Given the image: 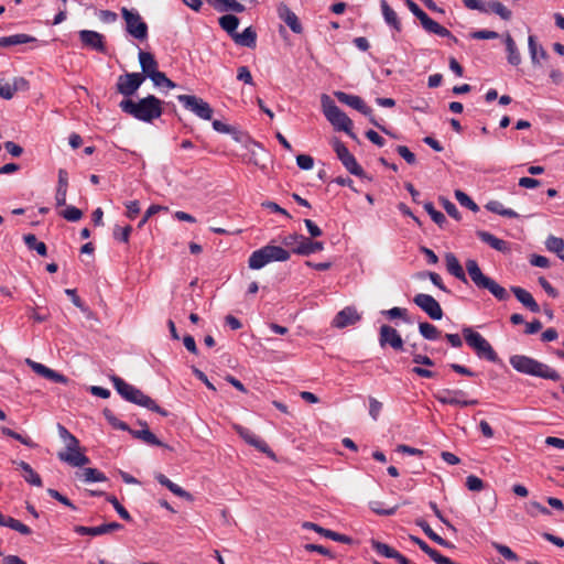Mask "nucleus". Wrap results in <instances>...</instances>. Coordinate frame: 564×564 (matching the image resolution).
Listing matches in <instances>:
<instances>
[{"mask_svg": "<svg viewBox=\"0 0 564 564\" xmlns=\"http://www.w3.org/2000/svg\"><path fill=\"white\" fill-rule=\"evenodd\" d=\"M162 105L163 101L161 99L154 95H148L147 97L140 98L138 101L131 98H124L119 102V108L122 112L139 121L151 123L162 116Z\"/></svg>", "mask_w": 564, "mask_h": 564, "instance_id": "obj_1", "label": "nucleus"}, {"mask_svg": "<svg viewBox=\"0 0 564 564\" xmlns=\"http://www.w3.org/2000/svg\"><path fill=\"white\" fill-rule=\"evenodd\" d=\"M111 381L117 392L128 402L143 406L162 416L169 415V412L165 409L158 405L152 398L143 393L140 389L135 388L134 386L126 382L122 378L118 376H112Z\"/></svg>", "mask_w": 564, "mask_h": 564, "instance_id": "obj_2", "label": "nucleus"}, {"mask_svg": "<svg viewBox=\"0 0 564 564\" xmlns=\"http://www.w3.org/2000/svg\"><path fill=\"white\" fill-rule=\"evenodd\" d=\"M509 362L512 368L520 373L552 381H558L561 379V375L555 369L525 355H513L510 357Z\"/></svg>", "mask_w": 564, "mask_h": 564, "instance_id": "obj_3", "label": "nucleus"}, {"mask_svg": "<svg viewBox=\"0 0 564 564\" xmlns=\"http://www.w3.org/2000/svg\"><path fill=\"white\" fill-rule=\"evenodd\" d=\"M467 273L473 283L480 290H488L498 301H507L509 293L490 276L482 273L475 259H468L465 263Z\"/></svg>", "mask_w": 564, "mask_h": 564, "instance_id": "obj_4", "label": "nucleus"}, {"mask_svg": "<svg viewBox=\"0 0 564 564\" xmlns=\"http://www.w3.org/2000/svg\"><path fill=\"white\" fill-rule=\"evenodd\" d=\"M323 113L326 119L338 131L346 132L350 138L357 140V135L352 132L351 119L335 104V101L326 94L321 97Z\"/></svg>", "mask_w": 564, "mask_h": 564, "instance_id": "obj_5", "label": "nucleus"}, {"mask_svg": "<svg viewBox=\"0 0 564 564\" xmlns=\"http://www.w3.org/2000/svg\"><path fill=\"white\" fill-rule=\"evenodd\" d=\"M462 333L467 345L475 351L479 359L495 364L499 361L497 352L482 335L467 326L463 327Z\"/></svg>", "mask_w": 564, "mask_h": 564, "instance_id": "obj_6", "label": "nucleus"}, {"mask_svg": "<svg viewBox=\"0 0 564 564\" xmlns=\"http://www.w3.org/2000/svg\"><path fill=\"white\" fill-rule=\"evenodd\" d=\"M334 96L336 97V99L344 104V105H347L354 109H356L357 111H359L360 113H362L364 116L368 117L369 118V121L375 126L377 127L379 130H381L383 133L386 134H390V132L388 131V129L380 124L375 116L372 115V109L366 105V102L364 101V99L357 95H350V94H347L345 91H340V90H337L334 93Z\"/></svg>", "mask_w": 564, "mask_h": 564, "instance_id": "obj_7", "label": "nucleus"}, {"mask_svg": "<svg viewBox=\"0 0 564 564\" xmlns=\"http://www.w3.org/2000/svg\"><path fill=\"white\" fill-rule=\"evenodd\" d=\"M122 18L126 21V31L139 41L148 37V24L142 20L138 11L121 9Z\"/></svg>", "mask_w": 564, "mask_h": 564, "instance_id": "obj_8", "label": "nucleus"}, {"mask_svg": "<svg viewBox=\"0 0 564 564\" xmlns=\"http://www.w3.org/2000/svg\"><path fill=\"white\" fill-rule=\"evenodd\" d=\"M177 100L183 107L203 120H210L214 113L210 105L195 95H178Z\"/></svg>", "mask_w": 564, "mask_h": 564, "instance_id": "obj_9", "label": "nucleus"}, {"mask_svg": "<svg viewBox=\"0 0 564 564\" xmlns=\"http://www.w3.org/2000/svg\"><path fill=\"white\" fill-rule=\"evenodd\" d=\"M332 144L337 158L346 167V170L352 175L364 177V169L358 164L355 156L349 152L348 148L337 138L332 141Z\"/></svg>", "mask_w": 564, "mask_h": 564, "instance_id": "obj_10", "label": "nucleus"}, {"mask_svg": "<svg viewBox=\"0 0 564 564\" xmlns=\"http://www.w3.org/2000/svg\"><path fill=\"white\" fill-rule=\"evenodd\" d=\"M408 9L416 17L424 30L436 35H449V30L431 19L413 0H404Z\"/></svg>", "mask_w": 564, "mask_h": 564, "instance_id": "obj_11", "label": "nucleus"}, {"mask_svg": "<svg viewBox=\"0 0 564 564\" xmlns=\"http://www.w3.org/2000/svg\"><path fill=\"white\" fill-rule=\"evenodd\" d=\"M144 82L142 73H126L117 79L116 89L122 96L129 98L133 96Z\"/></svg>", "mask_w": 564, "mask_h": 564, "instance_id": "obj_12", "label": "nucleus"}, {"mask_svg": "<svg viewBox=\"0 0 564 564\" xmlns=\"http://www.w3.org/2000/svg\"><path fill=\"white\" fill-rule=\"evenodd\" d=\"M413 303L434 321L442 319L444 313L440 303L430 294L419 293L413 297Z\"/></svg>", "mask_w": 564, "mask_h": 564, "instance_id": "obj_13", "label": "nucleus"}, {"mask_svg": "<svg viewBox=\"0 0 564 564\" xmlns=\"http://www.w3.org/2000/svg\"><path fill=\"white\" fill-rule=\"evenodd\" d=\"M379 345L381 348L390 346L395 351L404 350V343L399 332L390 325H382L379 329Z\"/></svg>", "mask_w": 564, "mask_h": 564, "instance_id": "obj_14", "label": "nucleus"}, {"mask_svg": "<svg viewBox=\"0 0 564 564\" xmlns=\"http://www.w3.org/2000/svg\"><path fill=\"white\" fill-rule=\"evenodd\" d=\"M462 395H465V392L463 390L443 389L442 391L435 394V398L442 404L456 406L476 405L478 403L477 400H460L458 397Z\"/></svg>", "mask_w": 564, "mask_h": 564, "instance_id": "obj_15", "label": "nucleus"}, {"mask_svg": "<svg viewBox=\"0 0 564 564\" xmlns=\"http://www.w3.org/2000/svg\"><path fill=\"white\" fill-rule=\"evenodd\" d=\"M78 35L83 46L99 53H106L107 48L105 44V36L101 33L90 30H82Z\"/></svg>", "mask_w": 564, "mask_h": 564, "instance_id": "obj_16", "label": "nucleus"}, {"mask_svg": "<svg viewBox=\"0 0 564 564\" xmlns=\"http://www.w3.org/2000/svg\"><path fill=\"white\" fill-rule=\"evenodd\" d=\"M237 433L248 443L249 445L256 447L259 452L267 454L270 457H273L274 454L269 447V445L259 436H257L249 429L242 426H236Z\"/></svg>", "mask_w": 564, "mask_h": 564, "instance_id": "obj_17", "label": "nucleus"}, {"mask_svg": "<svg viewBox=\"0 0 564 564\" xmlns=\"http://www.w3.org/2000/svg\"><path fill=\"white\" fill-rule=\"evenodd\" d=\"M361 316L357 310L352 306H346L339 311L333 319V326L337 328H345L350 325H355L359 322Z\"/></svg>", "mask_w": 564, "mask_h": 564, "instance_id": "obj_18", "label": "nucleus"}, {"mask_svg": "<svg viewBox=\"0 0 564 564\" xmlns=\"http://www.w3.org/2000/svg\"><path fill=\"white\" fill-rule=\"evenodd\" d=\"M278 15L292 30V32L296 34H301L303 32V26L297 15L285 3H280L278 6Z\"/></svg>", "mask_w": 564, "mask_h": 564, "instance_id": "obj_19", "label": "nucleus"}, {"mask_svg": "<svg viewBox=\"0 0 564 564\" xmlns=\"http://www.w3.org/2000/svg\"><path fill=\"white\" fill-rule=\"evenodd\" d=\"M28 364L29 366L31 367V369L39 376L43 377V378H46L53 382H57V383H67L68 382V379L67 377H65L64 375L59 373V372H56L55 370L46 367L45 365L43 364H40V362H36V361H32L30 359H28Z\"/></svg>", "mask_w": 564, "mask_h": 564, "instance_id": "obj_20", "label": "nucleus"}, {"mask_svg": "<svg viewBox=\"0 0 564 564\" xmlns=\"http://www.w3.org/2000/svg\"><path fill=\"white\" fill-rule=\"evenodd\" d=\"M57 456L62 462L73 467H83L90 463L89 457L82 453L79 447L73 451L59 452Z\"/></svg>", "mask_w": 564, "mask_h": 564, "instance_id": "obj_21", "label": "nucleus"}, {"mask_svg": "<svg viewBox=\"0 0 564 564\" xmlns=\"http://www.w3.org/2000/svg\"><path fill=\"white\" fill-rule=\"evenodd\" d=\"M324 249V242L322 241H313L305 236H301V241L293 248V252L300 256H311L315 252L322 251Z\"/></svg>", "mask_w": 564, "mask_h": 564, "instance_id": "obj_22", "label": "nucleus"}, {"mask_svg": "<svg viewBox=\"0 0 564 564\" xmlns=\"http://www.w3.org/2000/svg\"><path fill=\"white\" fill-rule=\"evenodd\" d=\"M302 527L304 529L313 530L316 533H318L327 539H330L333 541H336V542H341V543H350L351 542V539L348 535L340 534V533L332 531L329 529H325L314 522L306 521L302 524Z\"/></svg>", "mask_w": 564, "mask_h": 564, "instance_id": "obj_23", "label": "nucleus"}, {"mask_svg": "<svg viewBox=\"0 0 564 564\" xmlns=\"http://www.w3.org/2000/svg\"><path fill=\"white\" fill-rule=\"evenodd\" d=\"M510 290L517 300L532 313H539L541 311L540 305L529 291L520 286H511Z\"/></svg>", "mask_w": 564, "mask_h": 564, "instance_id": "obj_24", "label": "nucleus"}, {"mask_svg": "<svg viewBox=\"0 0 564 564\" xmlns=\"http://www.w3.org/2000/svg\"><path fill=\"white\" fill-rule=\"evenodd\" d=\"M154 478L160 485L166 487L175 496L184 498L189 502L194 501V496L191 492L184 490L182 487L171 481L164 474L158 473L155 474Z\"/></svg>", "mask_w": 564, "mask_h": 564, "instance_id": "obj_25", "label": "nucleus"}, {"mask_svg": "<svg viewBox=\"0 0 564 564\" xmlns=\"http://www.w3.org/2000/svg\"><path fill=\"white\" fill-rule=\"evenodd\" d=\"M445 264L447 272L455 276L457 280L462 281L463 283H467L466 273L459 263L457 257L453 252H447L445 254Z\"/></svg>", "mask_w": 564, "mask_h": 564, "instance_id": "obj_26", "label": "nucleus"}, {"mask_svg": "<svg viewBox=\"0 0 564 564\" xmlns=\"http://www.w3.org/2000/svg\"><path fill=\"white\" fill-rule=\"evenodd\" d=\"M476 235L482 242L489 245L492 249L497 251H500L502 253H507L510 251L509 242L497 238L496 236L488 231L478 230Z\"/></svg>", "mask_w": 564, "mask_h": 564, "instance_id": "obj_27", "label": "nucleus"}, {"mask_svg": "<svg viewBox=\"0 0 564 564\" xmlns=\"http://www.w3.org/2000/svg\"><path fill=\"white\" fill-rule=\"evenodd\" d=\"M380 7L384 22L389 26H391L395 32H401L402 25L397 12L389 6V3L386 0L380 1Z\"/></svg>", "mask_w": 564, "mask_h": 564, "instance_id": "obj_28", "label": "nucleus"}, {"mask_svg": "<svg viewBox=\"0 0 564 564\" xmlns=\"http://www.w3.org/2000/svg\"><path fill=\"white\" fill-rule=\"evenodd\" d=\"M139 63L142 69V74L144 75V79L150 77V74L155 73L158 70V62L154 58L153 54L144 51L139 52Z\"/></svg>", "mask_w": 564, "mask_h": 564, "instance_id": "obj_29", "label": "nucleus"}, {"mask_svg": "<svg viewBox=\"0 0 564 564\" xmlns=\"http://www.w3.org/2000/svg\"><path fill=\"white\" fill-rule=\"evenodd\" d=\"M236 44L253 48L257 44V33L252 26H248L241 33H237L231 37Z\"/></svg>", "mask_w": 564, "mask_h": 564, "instance_id": "obj_30", "label": "nucleus"}, {"mask_svg": "<svg viewBox=\"0 0 564 564\" xmlns=\"http://www.w3.org/2000/svg\"><path fill=\"white\" fill-rule=\"evenodd\" d=\"M130 434L134 438L141 440L149 445L160 446V447H165L167 449H172V447H170L169 445L161 442L149 429H142V430H132L131 429Z\"/></svg>", "mask_w": 564, "mask_h": 564, "instance_id": "obj_31", "label": "nucleus"}, {"mask_svg": "<svg viewBox=\"0 0 564 564\" xmlns=\"http://www.w3.org/2000/svg\"><path fill=\"white\" fill-rule=\"evenodd\" d=\"M68 187V174L66 170L61 169L58 171V185L56 189V205L57 206H66V194Z\"/></svg>", "mask_w": 564, "mask_h": 564, "instance_id": "obj_32", "label": "nucleus"}, {"mask_svg": "<svg viewBox=\"0 0 564 564\" xmlns=\"http://www.w3.org/2000/svg\"><path fill=\"white\" fill-rule=\"evenodd\" d=\"M268 263H270V260L265 247L253 251L248 259V265L252 270H260Z\"/></svg>", "mask_w": 564, "mask_h": 564, "instance_id": "obj_33", "label": "nucleus"}, {"mask_svg": "<svg viewBox=\"0 0 564 564\" xmlns=\"http://www.w3.org/2000/svg\"><path fill=\"white\" fill-rule=\"evenodd\" d=\"M33 42H36V39L32 35L24 34V33L0 37V46H2V47H9V46H13V45H21V44L33 43Z\"/></svg>", "mask_w": 564, "mask_h": 564, "instance_id": "obj_34", "label": "nucleus"}, {"mask_svg": "<svg viewBox=\"0 0 564 564\" xmlns=\"http://www.w3.org/2000/svg\"><path fill=\"white\" fill-rule=\"evenodd\" d=\"M528 47L533 65L539 64V58L545 59L549 56L547 52L543 48V46L536 43L535 36L533 35H530L528 39Z\"/></svg>", "mask_w": 564, "mask_h": 564, "instance_id": "obj_35", "label": "nucleus"}, {"mask_svg": "<svg viewBox=\"0 0 564 564\" xmlns=\"http://www.w3.org/2000/svg\"><path fill=\"white\" fill-rule=\"evenodd\" d=\"M505 44L506 51L508 53V63L511 64L512 66H518L521 63V55L516 45V42L513 41L510 34L506 35Z\"/></svg>", "mask_w": 564, "mask_h": 564, "instance_id": "obj_36", "label": "nucleus"}, {"mask_svg": "<svg viewBox=\"0 0 564 564\" xmlns=\"http://www.w3.org/2000/svg\"><path fill=\"white\" fill-rule=\"evenodd\" d=\"M212 6L218 12L232 11L236 13H241L246 9L245 6L237 0H215Z\"/></svg>", "mask_w": 564, "mask_h": 564, "instance_id": "obj_37", "label": "nucleus"}, {"mask_svg": "<svg viewBox=\"0 0 564 564\" xmlns=\"http://www.w3.org/2000/svg\"><path fill=\"white\" fill-rule=\"evenodd\" d=\"M264 247L270 262H284L291 257V252L280 246L267 245Z\"/></svg>", "mask_w": 564, "mask_h": 564, "instance_id": "obj_38", "label": "nucleus"}, {"mask_svg": "<svg viewBox=\"0 0 564 564\" xmlns=\"http://www.w3.org/2000/svg\"><path fill=\"white\" fill-rule=\"evenodd\" d=\"M77 476L85 482H101L107 480L102 471L90 467L84 468L80 473H77Z\"/></svg>", "mask_w": 564, "mask_h": 564, "instance_id": "obj_39", "label": "nucleus"}, {"mask_svg": "<svg viewBox=\"0 0 564 564\" xmlns=\"http://www.w3.org/2000/svg\"><path fill=\"white\" fill-rule=\"evenodd\" d=\"M18 466L24 471L23 477L26 482H29L33 486H36V487L42 486V479H41L40 475L31 467L30 464L21 460L18 463Z\"/></svg>", "mask_w": 564, "mask_h": 564, "instance_id": "obj_40", "label": "nucleus"}, {"mask_svg": "<svg viewBox=\"0 0 564 564\" xmlns=\"http://www.w3.org/2000/svg\"><path fill=\"white\" fill-rule=\"evenodd\" d=\"M486 208L497 215L508 217V218H518L519 214L516 213L513 209L506 208L498 200H490L486 204Z\"/></svg>", "mask_w": 564, "mask_h": 564, "instance_id": "obj_41", "label": "nucleus"}, {"mask_svg": "<svg viewBox=\"0 0 564 564\" xmlns=\"http://www.w3.org/2000/svg\"><path fill=\"white\" fill-rule=\"evenodd\" d=\"M220 28L226 31L230 37L236 34V30L239 25V19L234 14H225L218 20Z\"/></svg>", "mask_w": 564, "mask_h": 564, "instance_id": "obj_42", "label": "nucleus"}, {"mask_svg": "<svg viewBox=\"0 0 564 564\" xmlns=\"http://www.w3.org/2000/svg\"><path fill=\"white\" fill-rule=\"evenodd\" d=\"M419 332L427 340H436L442 335V332L435 325L427 322L419 323Z\"/></svg>", "mask_w": 564, "mask_h": 564, "instance_id": "obj_43", "label": "nucleus"}, {"mask_svg": "<svg viewBox=\"0 0 564 564\" xmlns=\"http://www.w3.org/2000/svg\"><path fill=\"white\" fill-rule=\"evenodd\" d=\"M23 240L30 250H35L42 257H45L47 254L46 245L42 241H39L35 235H24Z\"/></svg>", "mask_w": 564, "mask_h": 564, "instance_id": "obj_44", "label": "nucleus"}, {"mask_svg": "<svg viewBox=\"0 0 564 564\" xmlns=\"http://www.w3.org/2000/svg\"><path fill=\"white\" fill-rule=\"evenodd\" d=\"M488 11H491L499 15L502 20L509 21L512 18V12L506 6H503L500 1L492 0L487 4Z\"/></svg>", "mask_w": 564, "mask_h": 564, "instance_id": "obj_45", "label": "nucleus"}, {"mask_svg": "<svg viewBox=\"0 0 564 564\" xmlns=\"http://www.w3.org/2000/svg\"><path fill=\"white\" fill-rule=\"evenodd\" d=\"M102 414L105 416V419L107 420V422L116 430H120V431H126V432H129L131 431L130 426L123 422V421H120L119 419H117V416L115 415V413L110 410V409H104L102 411Z\"/></svg>", "mask_w": 564, "mask_h": 564, "instance_id": "obj_46", "label": "nucleus"}, {"mask_svg": "<svg viewBox=\"0 0 564 564\" xmlns=\"http://www.w3.org/2000/svg\"><path fill=\"white\" fill-rule=\"evenodd\" d=\"M102 414L105 416V419L107 420V422L116 430H120V431H126V432H129L131 431L130 426L123 422V421H120L119 419H117V416L115 415V413L110 410V409H104L102 411Z\"/></svg>", "mask_w": 564, "mask_h": 564, "instance_id": "obj_47", "label": "nucleus"}, {"mask_svg": "<svg viewBox=\"0 0 564 564\" xmlns=\"http://www.w3.org/2000/svg\"><path fill=\"white\" fill-rule=\"evenodd\" d=\"M424 209L431 216L432 220L438 225L440 228L445 227V225L447 224V219L442 212L435 209L433 203H431V202L425 203Z\"/></svg>", "mask_w": 564, "mask_h": 564, "instance_id": "obj_48", "label": "nucleus"}, {"mask_svg": "<svg viewBox=\"0 0 564 564\" xmlns=\"http://www.w3.org/2000/svg\"><path fill=\"white\" fill-rule=\"evenodd\" d=\"M371 547L373 551H376L378 554L384 556V557H388V558H393L394 555H397V550H394L393 547L389 546L388 544L386 543H382L380 541H377V540H371Z\"/></svg>", "mask_w": 564, "mask_h": 564, "instance_id": "obj_49", "label": "nucleus"}, {"mask_svg": "<svg viewBox=\"0 0 564 564\" xmlns=\"http://www.w3.org/2000/svg\"><path fill=\"white\" fill-rule=\"evenodd\" d=\"M149 78L158 87H161V86H165L167 88L176 87V84L174 82H172L170 78H167L166 75L163 72H160L159 69L155 73L150 74Z\"/></svg>", "mask_w": 564, "mask_h": 564, "instance_id": "obj_50", "label": "nucleus"}, {"mask_svg": "<svg viewBox=\"0 0 564 564\" xmlns=\"http://www.w3.org/2000/svg\"><path fill=\"white\" fill-rule=\"evenodd\" d=\"M59 215L66 219L67 221H78L83 217V212L73 206V205H66L65 209L59 213Z\"/></svg>", "mask_w": 564, "mask_h": 564, "instance_id": "obj_51", "label": "nucleus"}, {"mask_svg": "<svg viewBox=\"0 0 564 564\" xmlns=\"http://www.w3.org/2000/svg\"><path fill=\"white\" fill-rule=\"evenodd\" d=\"M132 232V227L130 225H127L124 227H121L119 225H116L112 231V236L116 240L128 243L130 235Z\"/></svg>", "mask_w": 564, "mask_h": 564, "instance_id": "obj_52", "label": "nucleus"}, {"mask_svg": "<svg viewBox=\"0 0 564 564\" xmlns=\"http://www.w3.org/2000/svg\"><path fill=\"white\" fill-rule=\"evenodd\" d=\"M455 197L463 207H466L475 213L479 210L478 205L463 191L456 189Z\"/></svg>", "mask_w": 564, "mask_h": 564, "instance_id": "obj_53", "label": "nucleus"}, {"mask_svg": "<svg viewBox=\"0 0 564 564\" xmlns=\"http://www.w3.org/2000/svg\"><path fill=\"white\" fill-rule=\"evenodd\" d=\"M383 314L390 319L402 318L408 324L412 323V319L408 315V310L403 307L394 306L384 311Z\"/></svg>", "mask_w": 564, "mask_h": 564, "instance_id": "obj_54", "label": "nucleus"}, {"mask_svg": "<svg viewBox=\"0 0 564 564\" xmlns=\"http://www.w3.org/2000/svg\"><path fill=\"white\" fill-rule=\"evenodd\" d=\"M545 246L549 251H552L558 256L564 251V239L551 235L547 237Z\"/></svg>", "mask_w": 564, "mask_h": 564, "instance_id": "obj_55", "label": "nucleus"}, {"mask_svg": "<svg viewBox=\"0 0 564 564\" xmlns=\"http://www.w3.org/2000/svg\"><path fill=\"white\" fill-rule=\"evenodd\" d=\"M106 500L111 503L115 508V510L118 512V514L126 521H131L132 518L130 516V513L128 512V510L119 502V500L112 496V495H107L106 496Z\"/></svg>", "mask_w": 564, "mask_h": 564, "instance_id": "obj_56", "label": "nucleus"}, {"mask_svg": "<svg viewBox=\"0 0 564 564\" xmlns=\"http://www.w3.org/2000/svg\"><path fill=\"white\" fill-rule=\"evenodd\" d=\"M74 531L79 535H91L97 536L105 534L104 532V525L100 524L98 527H84V525H76L74 527Z\"/></svg>", "mask_w": 564, "mask_h": 564, "instance_id": "obj_57", "label": "nucleus"}, {"mask_svg": "<svg viewBox=\"0 0 564 564\" xmlns=\"http://www.w3.org/2000/svg\"><path fill=\"white\" fill-rule=\"evenodd\" d=\"M420 279H424V278H429L431 280V282L436 286L440 290H442L443 292H446V293H449V290L444 285L443 281H442V278L438 273L436 272H431V271H426V272H421L419 273L417 275Z\"/></svg>", "mask_w": 564, "mask_h": 564, "instance_id": "obj_58", "label": "nucleus"}, {"mask_svg": "<svg viewBox=\"0 0 564 564\" xmlns=\"http://www.w3.org/2000/svg\"><path fill=\"white\" fill-rule=\"evenodd\" d=\"M382 502L380 501H370L369 507L370 509L379 516H392L397 512L398 506L391 507V508H383Z\"/></svg>", "mask_w": 564, "mask_h": 564, "instance_id": "obj_59", "label": "nucleus"}, {"mask_svg": "<svg viewBox=\"0 0 564 564\" xmlns=\"http://www.w3.org/2000/svg\"><path fill=\"white\" fill-rule=\"evenodd\" d=\"M440 202L442 203L445 212L451 217H453L456 220H460L462 215H460L459 210L457 209V207H456V205L454 203H452L449 199H447L445 197H440Z\"/></svg>", "mask_w": 564, "mask_h": 564, "instance_id": "obj_60", "label": "nucleus"}, {"mask_svg": "<svg viewBox=\"0 0 564 564\" xmlns=\"http://www.w3.org/2000/svg\"><path fill=\"white\" fill-rule=\"evenodd\" d=\"M66 295L70 297V301L73 304L78 307L83 313L87 314L89 313V308L83 303L80 297L77 295L76 290L74 289H66L65 290Z\"/></svg>", "mask_w": 564, "mask_h": 564, "instance_id": "obj_61", "label": "nucleus"}, {"mask_svg": "<svg viewBox=\"0 0 564 564\" xmlns=\"http://www.w3.org/2000/svg\"><path fill=\"white\" fill-rule=\"evenodd\" d=\"M47 494H48L50 497H52L53 499L59 501L64 506L73 509V510H76V506L66 496L62 495L56 489L48 488L47 489Z\"/></svg>", "mask_w": 564, "mask_h": 564, "instance_id": "obj_62", "label": "nucleus"}, {"mask_svg": "<svg viewBox=\"0 0 564 564\" xmlns=\"http://www.w3.org/2000/svg\"><path fill=\"white\" fill-rule=\"evenodd\" d=\"M466 487L470 491H480L484 489L485 484L479 477H477L475 475H469L466 478Z\"/></svg>", "mask_w": 564, "mask_h": 564, "instance_id": "obj_63", "label": "nucleus"}, {"mask_svg": "<svg viewBox=\"0 0 564 564\" xmlns=\"http://www.w3.org/2000/svg\"><path fill=\"white\" fill-rule=\"evenodd\" d=\"M397 152L398 154L404 159V161L410 164V165H413L416 163V158H415V154L413 152L410 151V149L405 145H398L397 147Z\"/></svg>", "mask_w": 564, "mask_h": 564, "instance_id": "obj_64", "label": "nucleus"}]
</instances>
